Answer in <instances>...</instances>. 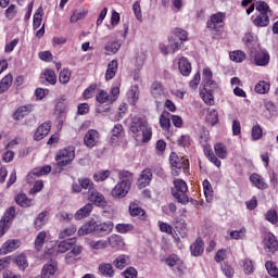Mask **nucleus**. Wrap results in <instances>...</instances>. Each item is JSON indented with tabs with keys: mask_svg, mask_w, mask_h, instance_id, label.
Returning a JSON list of instances; mask_svg holds the SVG:
<instances>
[{
	"mask_svg": "<svg viewBox=\"0 0 278 278\" xmlns=\"http://www.w3.org/2000/svg\"><path fill=\"white\" fill-rule=\"evenodd\" d=\"M114 230L113 222L97 223L94 220H89L85 223L77 231V236H88L90 233H96L98 238H103L104 236H110V232Z\"/></svg>",
	"mask_w": 278,
	"mask_h": 278,
	"instance_id": "obj_1",
	"label": "nucleus"
},
{
	"mask_svg": "<svg viewBox=\"0 0 278 278\" xmlns=\"http://www.w3.org/2000/svg\"><path fill=\"white\" fill-rule=\"evenodd\" d=\"M129 130L138 142H149L153 137V130L144 118L132 117Z\"/></svg>",
	"mask_w": 278,
	"mask_h": 278,
	"instance_id": "obj_2",
	"label": "nucleus"
},
{
	"mask_svg": "<svg viewBox=\"0 0 278 278\" xmlns=\"http://www.w3.org/2000/svg\"><path fill=\"white\" fill-rule=\"evenodd\" d=\"M121 181H118L111 190V197L113 199H125L131 190V173L127 170H121L118 173Z\"/></svg>",
	"mask_w": 278,
	"mask_h": 278,
	"instance_id": "obj_3",
	"label": "nucleus"
},
{
	"mask_svg": "<svg viewBox=\"0 0 278 278\" xmlns=\"http://www.w3.org/2000/svg\"><path fill=\"white\" fill-rule=\"evenodd\" d=\"M188 184L184 181L182 179H175L174 180V188L172 189V194L178 203H181L182 205H187V203H190V199L188 198Z\"/></svg>",
	"mask_w": 278,
	"mask_h": 278,
	"instance_id": "obj_4",
	"label": "nucleus"
},
{
	"mask_svg": "<svg viewBox=\"0 0 278 278\" xmlns=\"http://www.w3.org/2000/svg\"><path fill=\"white\" fill-rule=\"evenodd\" d=\"M55 160L60 168H63V166H68V164L75 160V147L70 146L60 150L55 155Z\"/></svg>",
	"mask_w": 278,
	"mask_h": 278,
	"instance_id": "obj_5",
	"label": "nucleus"
},
{
	"mask_svg": "<svg viewBox=\"0 0 278 278\" xmlns=\"http://www.w3.org/2000/svg\"><path fill=\"white\" fill-rule=\"evenodd\" d=\"M169 162L172 164L174 175H179V173L181 172V168L184 170H188L190 166V162L186 156H182L181 159H179V156L175 152H173L169 155Z\"/></svg>",
	"mask_w": 278,
	"mask_h": 278,
	"instance_id": "obj_6",
	"label": "nucleus"
},
{
	"mask_svg": "<svg viewBox=\"0 0 278 278\" xmlns=\"http://www.w3.org/2000/svg\"><path fill=\"white\" fill-rule=\"evenodd\" d=\"M74 247L75 242H73V239H67L59 242L54 248L47 247V253L52 257H58V255H62L63 253L71 251Z\"/></svg>",
	"mask_w": 278,
	"mask_h": 278,
	"instance_id": "obj_7",
	"label": "nucleus"
},
{
	"mask_svg": "<svg viewBox=\"0 0 278 278\" xmlns=\"http://www.w3.org/2000/svg\"><path fill=\"white\" fill-rule=\"evenodd\" d=\"M250 60L254 66H268L270 62V54L266 50L251 51Z\"/></svg>",
	"mask_w": 278,
	"mask_h": 278,
	"instance_id": "obj_8",
	"label": "nucleus"
},
{
	"mask_svg": "<svg viewBox=\"0 0 278 278\" xmlns=\"http://www.w3.org/2000/svg\"><path fill=\"white\" fill-rule=\"evenodd\" d=\"M14 216H16V208H14V206H11L9 210H7L0 220V238H3L8 229H10L12 220H14Z\"/></svg>",
	"mask_w": 278,
	"mask_h": 278,
	"instance_id": "obj_9",
	"label": "nucleus"
},
{
	"mask_svg": "<svg viewBox=\"0 0 278 278\" xmlns=\"http://www.w3.org/2000/svg\"><path fill=\"white\" fill-rule=\"evenodd\" d=\"M226 18H227V13L217 12L211 15V17L206 22V25L208 29H211L212 31H216L218 27H222L223 25H225Z\"/></svg>",
	"mask_w": 278,
	"mask_h": 278,
	"instance_id": "obj_10",
	"label": "nucleus"
},
{
	"mask_svg": "<svg viewBox=\"0 0 278 278\" xmlns=\"http://www.w3.org/2000/svg\"><path fill=\"white\" fill-rule=\"evenodd\" d=\"M108 248L110 247L113 251H125V238L123 236L113 233L106 238Z\"/></svg>",
	"mask_w": 278,
	"mask_h": 278,
	"instance_id": "obj_11",
	"label": "nucleus"
},
{
	"mask_svg": "<svg viewBox=\"0 0 278 278\" xmlns=\"http://www.w3.org/2000/svg\"><path fill=\"white\" fill-rule=\"evenodd\" d=\"M101 141V134L97 129H89L84 137V144L87 149H94Z\"/></svg>",
	"mask_w": 278,
	"mask_h": 278,
	"instance_id": "obj_12",
	"label": "nucleus"
},
{
	"mask_svg": "<svg viewBox=\"0 0 278 278\" xmlns=\"http://www.w3.org/2000/svg\"><path fill=\"white\" fill-rule=\"evenodd\" d=\"M212 77H214L212 70L210 67H204L202 72V79L204 90H206V92H212V90H216V88H218V83L214 81Z\"/></svg>",
	"mask_w": 278,
	"mask_h": 278,
	"instance_id": "obj_13",
	"label": "nucleus"
},
{
	"mask_svg": "<svg viewBox=\"0 0 278 278\" xmlns=\"http://www.w3.org/2000/svg\"><path fill=\"white\" fill-rule=\"evenodd\" d=\"M168 46L164 43L159 45V49L163 55H168V53H177V51L181 49V43L175 40V37H168Z\"/></svg>",
	"mask_w": 278,
	"mask_h": 278,
	"instance_id": "obj_14",
	"label": "nucleus"
},
{
	"mask_svg": "<svg viewBox=\"0 0 278 278\" xmlns=\"http://www.w3.org/2000/svg\"><path fill=\"white\" fill-rule=\"evenodd\" d=\"M87 199L91 203H94L98 207H105L108 202L105 201V197L99 192L96 188L90 189L87 193Z\"/></svg>",
	"mask_w": 278,
	"mask_h": 278,
	"instance_id": "obj_15",
	"label": "nucleus"
},
{
	"mask_svg": "<svg viewBox=\"0 0 278 278\" xmlns=\"http://www.w3.org/2000/svg\"><path fill=\"white\" fill-rule=\"evenodd\" d=\"M263 247L266 253H275V251L278 249L277 237L268 232L263 239Z\"/></svg>",
	"mask_w": 278,
	"mask_h": 278,
	"instance_id": "obj_16",
	"label": "nucleus"
},
{
	"mask_svg": "<svg viewBox=\"0 0 278 278\" xmlns=\"http://www.w3.org/2000/svg\"><path fill=\"white\" fill-rule=\"evenodd\" d=\"M150 94L156 101H160L166 97V88L160 81H154L150 87Z\"/></svg>",
	"mask_w": 278,
	"mask_h": 278,
	"instance_id": "obj_17",
	"label": "nucleus"
},
{
	"mask_svg": "<svg viewBox=\"0 0 278 278\" xmlns=\"http://www.w3.org/2000/svg\"><path fill=\"white\" fill-rule=\"evenodd\" d=\"M21 247V240L18 239H11L5 241L2 247L0 248V255H8V253H12L16 251Z\"/></svg>",
	"mask_w": 278,
	"mask_h": 278,
	"instance_id": "obj_18",
	"label": "nucleus"
},
{
	"mask_svg": "<svg viewBox=\"0 0 278 278\" xmlns=\"http://www.w3.org/2000/svg\"><path fill=\"white\" fill-rule=\"evenodd\" d=\"M166 266H169V268H174V270L181 271L185 268L184 261L179 258L176 254L169 255L165 260Z\"/></svg>",
	"mask_w": 278,
	"mask_h": 278,
	"instance_id": "obj_19",
	"label": "nucleus"
},
{
	"mask_svg": "<svg viewBox=\"0 0 278 278\" xmlns=\"http://www.w3.org/2000/svg\"><path fill=\"white\" fill-rule=\"evenodd\" d=\"M55 273H58V263L55 261H51L43 265L41 269V278L54 277Z\"/></svg>",
	"mask_w": 278,
	"mask_h": 278,
	"instance_id": "obj_20",
	"label": "nucleus"
},
{
	"mask_svg": "<svg viewBox=\"0 0 278 278\" xmlns=\"http://www.w3.org/2000/svg\"><path fill=\"white\" fill-rule=\"evenodd\" d=\"M64 101V98L59 99L54 108V116L60 121V123L64 122V116L66 115V104Z\"/></svg>",
	"mask_w": 278,
	"mask_h": 278,
	"instance_id": "obj_21",
	"label": "nucleus"
},
{
	"mask_svg": "<svg viewBox=\"0 0 278 278\" xmlns=\"http://www.w3.org/2000/svg\"><path fill=\"white\" fill-rule=\"evenodd\" d=\"M98 271L102 277L112 278L114 275H116V270L114 269V266L111 263H100L98 266Z\"/></svg>",
	"mask_w": 278,
	"mask_h": 278,
	"instance_id": "obj_22",
	"label": "nucleus"
},
{
	"mask_svg": "<svg viewBox=\"0 0 278 278\" xmlns=\"http://www.w3.org/2000/svg\"><path fill=\"white\" fill-rule=\"evenodd\" d=\"M49 173H51L50 165H45L42 167H36L31 170V173L28 174L27 181H28V184H31L34 177H42L45 175H49Z\"/></svg>",
	"mask_w": 278,
	"mask_h": 278,
	"instance_id": "obj_23",
	"label": "nucleus"
},
{
	"mask_svg": "<svg viewBox=\"0 0 278 278\" xmlns=\"http://www.w3.org/2000/svg\"><path fill=\"white\" fill-rule=\"evenodd\" d=\"M31 112H34V105H22L15 111L13 118L14 121H23V118L28 116V114H31Z\"/></svg>",
	"mask_w": 278,
	"mask_h": 278,
	"instance_id": "obj_24",
	"label": "nucleus"
},
{
	"mask_svg": "<svg viewBox=\"0 0 278 278\" xmlns=\"http://www.w3.org/2000/svg\"><path fill=\"white\" fill-rule=\"evenodd\" d=\"M151 179H153V173H151V169H143L138 178L139 188H147V186L151 184Z\"/></svg>",
	"mask_w": 278,
	"mask_h": 278,
	"instance_id": "obj_25",
	"label": "nucleus"
},
{
	"mask_svg": "<svg viewBox=\"0 0 278 278\" xmlns=\"http://www.w3.org/2000/svg\"><path fill=\"white\" fill-rule=\"evenodd\" d=\"M48 239H49V232L45 230L38 232L34 241V247L36 251H42L45 244H47Z\"/></svg>",
	"mask_w": 278,
	"mask_h": 278,
	"instance_id": "obj_26",
	"label": "nucleus"
},
{
	"mask_svg": "<svg viewBox=\"0 0 278 278\" xmlns=\"http://www.w3.org/2000/svg\"><path fill=\"white\" fill-rule=\"evenodd\" d=\"M81 251H84V247L79 244H75L71 251L65 255L66 264H75V258L81 255Z\"/></svg>",
	"mask_w": 278,
	"mask_h": 278,
	"instance_id": "obj_27",
	"label": "nucleus"
},
{
	"mask_svg": "<svg viewBox=\"0 0 278 278\" xmlns=\"http://www.w3.org/2000/svg\"><path fill=\"white\" fill-rule=\"evenodd\" d=\"M93 206L90 203L85 204L81 208H79L75 214V220H84V218H88L90 214H92Z\"/></svg>",
	"mask_w": 278,
	"mask_h": 278,
	"instance_id": "obj_28",
	"label": "nucleus"
},
{
	"mask_svg": "<svg viewBox=\"0 0 278 278\" xmlns=\"http://www.w3.org/2000/svg\"><path fill=\"white\" fill-rule=\"evenodd\" d=\"M40 79H43L47 81V84H50V86H55L58 84V75H55V72L53 70L46 68L40 74Z\"/></svg>",
	"mask_w": 278,
	"mask_h": 278,
	"instance_id": "obj_29",
	"label": "nucleus"
},
{
	"mask_svg": "<svg viewBox=\"0 0 278 278\" xmlns=\"http://www.w3.org/2000/svg\"><path fill=\"white\" fill-rule=\"evenodd\" d=\"M178 68L184 77H188L192 73V65L185 56L179 59Z\"/></svg>",
	"mask_w": 278,
	"mask_h": 278,
	"instance_id": "obj_30",
	"label": "nucleus"
},
{
	"mask_svg": "<svg viewBox=\"0 0 278 278\" xmlns=\"http://www.w3.org/2000/svg\"><path fill=\"white\" fill-rule=\"evenodd\" d=\"M123 125L117 124L113 127L111 131V142L112 144H118L123 140Z\"/></svg>",
	"mask_w": 278,
	"mask_h": 278,
	"instance_id": "obj_31",
	"label": "nucleus"
},
{
	"mask_svg": "<svg viewBox=\"0 0 278 278\" xmlns=\"http://www.w3.org/2000/svg\"><path fill=\"white\" fill-rule=\"evenodd\" d=\"M49 131H51V124L50 123H43L37 128L35 135H34V139L35 140H42V138H45V136L49 135Z\"/></svg>",
	"mask_w": 278,
	"mask_h": 278,
	"instance_id": "obj_32",
	"label": "nucleus"
},
{
	"mask_svg": "<svg viewBox=\"0 0 278 278\" xmlns=\"http://www.w3.org/2000/svg\"><path fill=\"white\" fill-rule=\"evenodd\" d=\"M118 71V61L113 60L108 64V68L105 72V79L110 81V79H114L116 77V72Z\"/></svg>",
	"mask_w": 278,
	"mask_h": 278,
	"instance_id": "obj_33",
	"label": "nucleus"
},
{
	"mask_svg": "<svg viewBox=\"0 0 278 278\" xmlns=\"http://www.w3.org/2000/svg\"><path fill=\"white\" fill-rule=\"evenodd\" d=\"M250 181L253 184V186H255V188H258V190H266V188H268V185L266 181H264V178L258 174H252L250 176Z\"/></svg>",
	"mask_w": 278,
	"mask_h": 278,
	"instance_id": "obj_34",
	"label": "nucleus"
},
{
	"mask_svg": "<svg viewBox=\"0 0 278 278\" xmlns=\"http://www.w3.org/2000/svg\"><path fill=\"white\" fill-rule=\"evenodd\" d=\"M127 99L130 105H136V103H138V99H140V89L138 86L130 87L129 91L127 92Z\"/></svg>",
	"mask_w": 278,
	"mask_h": 278,
	"instance_id": "obj_35",
	"label": "nucleus"
},
{
	"mask_svg": "<svg viewBox=\"0 0 278 278\" xmlns=\"http://www.w3.org/2000/svg\"><path fill=\"white\" fill-rule=\"evenodd\" d=\"M202 186L206 202L212 203V201H214V189L212 188V184L210 182V180L205 179L202 182Z\"/></svg>",
	"mask_w": 278,
	"mask_h": 278,
	"instance_id": "obj_36",
	"label": "nucleus"
},
{
	"mask_svg": "<svg viewBox=\"0 0 278 278\" xmlns=\"http://www.w3.org/2000/svg\"><path fill=\"white\" fill-rule=\"evenodd\" d=\"M190 251L193 257H199V255H203V251H204L203 240H201V238H198L193 242V244L190 247Z\"/></svg>",
	"mask_w": 278,
	"mask_h": 278,
	"instance_id": "obj_37",
	"label": "nucleus"
},
{
	"mask_svg": "<svg viewBox=\"0 0 278 278\" xmlns=\"http://www.w3.org/2000/svg\"><path fill=\"white\" fill-rule=\"evenodd\" d=\"M256 94H268L270 92V83L266 80H260L254 87Z\"/></svg>",
	"mask_w": 278,
	"mask_h": 278,
	"instance_id": "obj_38",
	"label": "nucleus"
},
{
	"mask_svg": "<svg viewBox=\"0 0 278 278\" xmlns=\"http://www.w3.org/2000/svg\"><path fill=\"white\" fill-rule=\"evenodd\" d=\"M256 27H268L270 20L268 18V13H257L256 17L253 20Z\"/></svg>",
	"mask_w": 278,
	"mask_h": 278,
	"instance_id": "obj_39",
	"label": "nucleus"
},
{
	"mask_svg": "<svg viewBox=\"0 0 278 278\" xmlns=\"http://www.w3.org/2000/svg\"><path fill=\"white\" fill-rule=\"evenodd\" d=\"M88 16V10L86 9H77L73 11L71 17H70V23H77L78 21H84Z\"/></svg>",
	"mask_w": 278,
	"mask_h": 278,
	"instance_id": "obj_40",
	"label": "nucleus"
},
{
	"mask_svg": "<svg viewBox=\"0 0 278 278\" xmlns=\"http://www.w3.org/2000/svg\"><path fill=\"white\" fill-rule=\"evenodd\" d=\"M89 248L93 251H105L108 249V239H99L89 241Z\"/></svg>",
	"mask_w": 278,
	"mask_h": 278,
	"instance_id": "obj_41",
	"label": "nucleus"
},
{
	"mask_svg": "<svg viewBox=\"0 0 278 278\" xmlns=\"http://www.w3.org/2000/svg\"><path fill=\"white\" fill-rule=\"evenodd\" d=\"M128 264H129V256L126 255V254H121V255H118V256L113 261V265H114L115 268H117L118 270H123V268H125Z\"/></svg>",
	"mask_w": 278,
	"mask_h": 278,
	"instance_id": "obj_42",
	"label": "nucleus"
},
{
	"mask_svg": "<svg viewBox=\"0 0 278 278\" xmlns=\"http://www.w3.org/2000/svg\"><path fill=\"white\" fill-rule=\"evenodd\" d=\"M15 202L17 203V205H20L21 207H31V205H34V200L27 198L26 194L24 193H18L15 197Z\"/></svg>",
	"mask_w": 278,
	"mask_h": 278,
	"instance_id": "obj_43",
	"label": "nucleus"
},
{
	"mask_svg": "<svg viewBox=\"0 0 278 278\" xmlns=\"http://www.w3.org/2000/svg\"><path fill=\"white\" fill-rule=\"evenodd\" d=\"M43 14H45V10H42V7H39L33 16V29L40 28V25H42Z\"/></svg>",
	"mask_w": 278,
	"mask_h": 278,
	"instance_id": "obj_44",
	"label": "nucleus"
},
{
	"mask_svg": "<svg viewBox=\"0 0 278 278\" xmlns=\"http://www.w3.org/2000/svg\"><path fill=\"white\" fill-rule=\"evenodd\" d=\"M12 81V74H8L0 80V94H3V92H8V90H10Z\"/></svg>",
	"mask_w": 278,
	"mask_h": 278,
	"instance_id": "obj_45",
	"label": "nucleus"
},
{
	"mask_svg": "<svg viewBox=\"0 0 278 278\" xmlns=\"http://www.w3.org/2000/svg\"><path fill=\"white\" fill-rule=\"evenodd\" d=\"M132 62L137 71H140L144 66V62H147V53L137 52Z\"/></svg>",
	"mask_w": 278,
	"mask_h": 278,
	"instance_id": "obj_46",
	"label": "nucleus"
},
{
	"mask_svg": "<svg viewBox=\"0 0 278 278\" xmlns=\"http://www.w3.org/2000/svg\"><path fill=\"white\" fill-rule=\"evenodd\" d=\"M160 125L161 128L165 131H168L170 129V113L164 111L160 116Z\"/></svg>",
	"mask_w": 278,
	"mask_h": 278,
	"instance_id": "obj_47",
	"label": "nucleus"
},
{
	"mask_svg": "<svg viewBox=\"0 0 278 278\" xmlns=\"http://www.w3.org/2000/svg\"><path fill=\"white\" fill-rule=\"evenodd\" d=\"M229 58L232 62H237V64H240L247 60V53L242 50L232 51L229 53Z\"/></svg>",
	"mask_w": 278,
	"mask_h": 278,
	"instance_id": "obj_48",
	"label": "nucleus"
},
{
	"mask_svg": "<svg viewBox=\"0 0 278 278\" xmlns=\"http://www.w3.org/2000/svg\"><path fill=\"white\" fill-rule=\"evenodd\" d=\"M118 49H121L119 41H111V42L106 43V46L104 47L106 55H114V53H116L118 51Z\"/></svg>",
	"mask_w": 278,
	"mask_h": 278,
	"instance_id": "obj_49",
	"label": "nucleus"
},
{
	"mask_svg": "<svg viewBox=\"0 0 278 278\" xmlns=\"http://www.w3.org/2000/svg\"><path fill=\"white\" fill-rule=\"evenodd\" d=\"M242 268L245 275H253L255 273V262L245 258L242 261Z\"/></svg>",
	"mask_w": 278,
	"mask_h": 278,
	"instance_id": "obj_50",
	"label": "nucleus"
},
{
	"mask_svg": "<svg viewBox=\"0 0 278 278\" xmlns=\"http://www.w3.org/2000/svg\"><path fill=\"white\" fill-rule=\"evenodd\" d=\"M215 153L220 160H227V146L224 143H216L214 146Z\"/></svg>",
	"mask_w": 278,
	"mask_h": 278,
	"instance_id": "obj_51",
	"label": "nucleus"
},
{
	"mask_svg": "<svg viewBox=\"0 0 278 278\" xmlns=\"http://www.w3.org/2000/svg\"><path fill=\"white\" fill-rule=\"evenodd\" d=\"M229 236L231 240H244L247 238V228L242 227L239 230H231Z\"/></svg>",
	"mask_w": 278,
	"mask_h": 278,
	"instance_id": "obj_52",
	"label": "nucleus"
},
{
	"mask_svg": "<svg viewBox=\"0 0 278 278\" xmlns=\"http://www.w3.org/2000/svg\"><path fill=\"white\" fill-rule=\"evenodd\" d=\"M71 70L70 68H63L59 74V81L60 84H63L65 86L71 81Z\"/></svg>",
	"mask_w": 278,
	"mask_h": 278,
	"instance_id": "obj_53",
	"label": "nucleus"
},
{
	"mask_svg": "<svg viewBox=\"0 0 278 278\" xmlns=\"http://www.w3.org/2000/svg\"><path fill=\"white\" fill-rule=\"evenodd\" d=\"M76 231H77L76 226H68L60 231L59 238L60 240H64V238H71V236H74Z\"/></svg>",
	"mask_w": 278,
	"mask_h": 278,
	"instance_id": "obj_54",
	"label": "nucleus"
},
{
	"mask_svg": "<svg viewBox=\"0 0 278 278\" xmlns=\"http://www.w3.org/2000/svg\"><path fill=\"white\" fill-rule=\"evenodd\" d=\"M110 175H112V172H110L109 169L99 170L96 174H93V181L96 182L105 181V179H108Z\"/></svg>",
	"mask_w": 278,
	"mask_h": 278,
	"instance_id": "obj_55",
	"label": "nucleus"
},
{
	"mask_svg": "<svg viewBox=\"0 0 278 278\" xmlns=\"http://www.w3.org/2000/svg\"><path fill=\"white\" fill-rule=\"evenodd\" d=\"M15 264L18 266L20 270H25L29 266L27 256H25V254H18L15 257Z\"/></svg>",
	"mask_w": 278,
	"mask_h": 278,
	"instance_id": "obj_56",
	"label": "nucleus"
},
{
	"mask_svg": "<svg viewBox=\"0 0 278 278\" xmlns=\"http://www.w3.org/2000/svg\"><path fill=\"white\" fill-rule=\"evenodd\" d=\"M45 225H47V212H41L35 219V227L36 229H42Z\"/></svg>",
	"mask_w": 278,
	"mask_h": 278,
	"instance_id": "obj_57",
	"label": "nucleus"
},
{
	"mask_svg": "<svg viewBox=\"0 0 278 278\" xmlns=\"http://www.w3.org/2000/svg\"><path fill=\"white\" fill-rule=\"evenodd\" d=\"M206 121L210 125H216L218 123V112L214 109L207 110Z\"/></svg>",
	"mask_w": 278,
	"mask_h": 278,
	"instance_id": "obj_58",
	"label": "nucleus"
},
{
	"mask_svg": "<svg viewBox=\"0 0 278 278\" xmlns=\"http://www.w3.org/2000/svg\"><path fill=\"white\" fill-rule=\"evenodd\" d=\"M115 231H117V233H129V231H134V225H131V224H117L115 226Z\"/></svg>",
	"mask_w": 278,
	"mask_h": 278,
	"instance_id": "obj_59",
	"label": "nucleus"
},
{
	"mask_svg": "<svg viewBox=\"0 0 278 278\" xmlns=\"http://www.w3.org/2000/svg\"><path fill=\"white\" fill-rule=\"evenodd\" d=\"M129 214L130 216H139V218H142V216H144V210L140 208L135 203H131L129 206Z\"/></svg>",
	"mask_w": 278,
	"mask_h": 278,
	"instance_id": "obj_60",
	"label": "nucleus"
},
{
	"mask_svg": "<svg viewBox=\"0 0 278 278\" xmlns=\"http://www.w3.org/2000/svg\"><path fill=\"white\" fill-rule=\"evenodd\" d=\"M265 219L268 220V223H270L271 225H277L278 223L277 211L275 210L267 211L265 214Z\"/></svg>",
	"mask_w": 278,
	"mask_h": 278,
	"instance_id": "obj_61",
	"label": "nucleus"
},
{
	"mask_svg": "<svg viewBox=\"0 0 278 278\" xmlns=\"http://www.w3.org/2000/svg\"><path fill=\"white\" fill-rule=\"evenodd\" d=\"M96 100L98 103H110V94L105 90H99Z\"/></svg>",
	"mask_w": 278,
	"mask_h": 278,
	"instance_id": "obj_62",
	"label": "nucleus"
},
{
	"mask_svg": "<svg viewBox=\"0 0 278 278\" xmlns=\"http://www.w3.org/2000/svg\"><path fill=\"white\" fill-rule=\"evenodd\" d=\"M173 33H174V36H176V38H179L180 42H187L188 40L187 30H184L182 28H175Z\"/></svg>",
	"mask_w": 278,
	"mask_h": 278,
	"instance_id": "obj_63",
	"label": "nucleus"
},
{
	"mask_svg": "<svg viewBox=\"0 0 278 278\" xmlns=\"http://www.w3.org/2000/svg\"><path fill=\"white\" fill-rule=\"evenodd\" d=\"M251 136H252V140H261L262 136H264L262 127L260 125H257V124L254 125L252 127Z\"/></svg>",
	"mask_w": 278,
	"mask_h": 278,
	"instance_id": "obj_64",
	"label": "nucleus"
}]
</instances>
